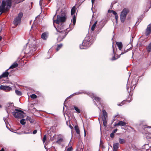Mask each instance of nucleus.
Returning <instances> with one entry per match:
<instances>
[{"label":"nucleus","instance_id":"f257e3e1","mask_svg":"<svg viewBox=\"0 0 151 151\" xmlns=\"http://www.w3.org/2000/svg\"><path fill=\"white\" fill-rule=\"evenodd\" d=\"M96 39V37L95 35H92L91 36L89 35H87L83 40L82 44L80 45V49H86Z\"/></svg>","mask_w":151,"mask_h":151},{"label":"nucleus","instance_id":"f03ea898","mask_svg":"<svg viewBox=\"0 0 151 151\" xmlns=\"http://www.w3.org/2000/svg\"><path fill=\"white\" fill-rule=\"evenodd\" d=\"M12 6V0H4L2 1L0 6V15L9 10Z\"/></svg>","mask_w":151,"mask_h":151},{"label":"nucleus","instance_id":"7ed1b4c3","mask_svg":"<svg viewBox=\"0 0 151 151\" xmlns=\"http://www.w3.org/2000/svg\"><path fill=\"white\" fill-rule=\"evenodd\" d=\"M15 111L12 112V114L16 118H22L24 116V112L20 110L15 109Z\"/></svg>","mask_w":151,"mask_h":151},{"label":"nucleus","instance_id":"20e7f679","mask_svg":"<svg viewBox=\"0 0 151 151\" xmlns=\"http://www.w3.org/2000/svg\"><path fill=\"white\" fill-rule=\"evenodd\" d=\"M58 25L57 27H55L57 31L59 32V33H68V32L67 31L66 29H67L65 28V26L64 24L61 23L60 24H58Z\"/></svg>","mask_w":151,"mask_h":151},{"label":"nucleus","instance_id":"39448f33","mask_svg":"<svg viewBox=\"0 0 151 151\" xmlns=\"http://www.w3.org/2000/svg\"><path fill=\"white\" fill-rule=\"evenodd\" d=\"M129 10L128 9L124 8L121 12L120 15V20L122 22H124L126 17L127 14L129 13Z\"/></svg>","mask_w":151,"mask_h":151},{"label":"nucleus","instance_id":"423d86ee","mask_svg":"<svg viewBox=\"0 0 151 151\" xmlns=\"http://www.w3.org/2000/svg\"><path fill=\"white\" fill-rule=\"evenodd\" d=\"M66 18L64 16H60L59 15H58L57 16V19L53 20V22L57 24H59L60 22L61 23L65 22Z\"/></svg>","mask_w":151,"mask_h":151},{"label":"nucleus","instance_id":"0eeeda50","mask_svg":"<svg viewBox=\"0 0 151 151\" xmlns=\"http://www.w3.org/2000/svg\"><path fill=\"white\" fill-rule=\"evenodd\" d=\"M76 133L77 134V135L76 134V137L77 136V138L78 139L79 143V145L78 146V148L81 149L82 148V142L81 140V137L80 134L79 129L77 125H76Z\"/></svg>","mask_w":151,"mask_h":151},{"label":"nucleus","instance_id":"6e6552de","mask_svg":"<svg viewBox=\"0 0 151 151\" xmlns=\"http://www.w3.org/2000/svg\"><path fill=\"white\" fill-rule=\"evenodd\" d=\"M22 16V13H19L18 14V16L14 19L13 24L16 26H17L20 23Z\"/></svg>","mask_w":151,"mask_h":151},{"label":"nucleus","instance_id":"1a4fd4ad","mask_svg":"<svg viewBox=\"0 0 151 151\" xmlns=\"http://www.w3.org/2000/svg\"><path fill=\"white\" fill-rule=\"evenodd\" d=\"M13 103H8L6 105V110L8 114L10 113L11 112V110H13L12 109L13 108V107L12 105Z\"/></svg>","mask_w":151,"mask_h":151},{"label":"nucleus","instance_id":"9d476101","mask_svg":"<svg viewBox=\"0 0 151 151\" xmlns=\"http://www.w3.org/2000/svg\"><path fill=\"white\" fill-rule=\"evenodd\" d=\"M68 33H59V36L57 38V40L58 42L62 41L63 39L65 38L67 35Z\"/></svg>","mask_w":151,"mask_h":151},{"label":"nucleus","instance_id":"9b49d317","mask_svg":"<svg viewBox=\"0 0 151 151\" xmlns=\"http://www.w3.org/2000/svg\"><path fill=\"white\" fill-rule=\"evenodd\" d=\"M151 33V24L148 25L146 29L145 34L147 36L149 35Z\"/></svg>","mask_w":151,"mask_h":151},{"label":"nucleus","instance_id":"f8f14e48","mask_svg":"<svg viewBox=\"0 0 151 151\" xmlns=\"http://www.w3.org/2000/svg\"><path fill=\"white\" fill-rule=\"evenodd\" d=\"M90 96L92 99H94L96 101L98 102L100 101L101 99L99 97L96 96L93 93L91 94V95H90Z\"/></svg>","mask_w":151,"mask_h":151},{"label":"nucleus","instance_id":"ddd939ff","mask_svg":"<svg viewBox=\"0 0 151 151\" xmlns=\"http://www.w3.org/2000/svg\"><path fill=\"white\" fill-rule=\"evenodd\" d=\"M119 144L118 143H114L113 145V151H117L119 147Z\"/></svg>","mask_w":151,"mask_h":151},{"label":"nucleus","instance_id":"4468645a","mask_svg":"<svg viewBox=\"0 0 151 151\" xmlns=\"http://www.w3.org/2000/svg\"><path fill=\"white\" fill-rule=\"evenodd\" d=\"M8 70H7L5 72H4L0 76V79H1L2 78H5L7 77L8 76L9 74V73L7 71Z\"/></svg>","mask_w":151,"mask_h":151},{"label":"nucleus","instance_id":"2eb2a0df","mask_svg":"<svg viewBox=\"0 0 151 151\" xmlns=\"http://www.w3.org/2000/svg\"><path fill=\"white\" fill-rule=\"evenodd\" d=\"M126 123L122 121H120L118 123L116 124H115V126H123L126 125Z\"/></svg>","mask_w":151,"mask_h":151},{"label":"nucleus","instance_id":"dca6fc26","mask_svg":"<svg viewBox=\"0 0 151 151\" xmlns=\"http://www.w3.org/2000/svg\"><path fill=\"white\" fill-rule=\"evenodd\" d=\"M31 49L29 50V51H28L27 50H26V51H25V52L26 53H31V51H32V52L33 51H35L36 50V48L33 47H31Z\"/></svg>","mask_w":151,"mask_h":151},{"label":"nucleus","instance_id":"f3484780","mask_svg":"<svg viewBox=\"0 0 151 151\" xmlns=\"http://www.w3.org/2000/svg\"><path fill=\"white\" fill-rule=\"evenodd\" d=\"M111 12L113 13V14L115 15V19L116 21V23L117 22L118 19V16L116 12L113 10L111 11Z\"/></svg>","mask_w":151,"mask_h":151},{"label":"nucleus","instance_id":"a211bd4d","mask_svg":"<svg viewBox=\"0 0 151 151\" xmlns=\"http://www.w3.org/2000/svg\"><path fill=\"white\" fill-rule=\"evenodd\" d=\"M116 44L118 47L119 49L120 50H121L122 47V43L120 42H116Z\"/></svg>","mask_w":151,"mask_h":151},{"label":"nucleus","instance_id":"6ab92c4d","mask_svg":"<svg viewBox=\"0 0 151 151\" xmlns=\"http://www.w3.org/2000/svg\"><path fill=\"white\" fill-rule=\"evenodd\" d=\"M76 23V16L74 15L73 16V17L72 20H71V24L70 26L71 25H73L74 26H75V24Z\"/></svg>","mask_w":151,"mask_h":151},{"label":"nucleus","instance_id":"aec40b11","mask_svg":"<svg viewBox=\"0 0 151 151\" xmlns=\"http://www.w3.org/2000/svg\"><path fill=\"white\" fill-rule=\"evenodd\" d=\"M18 64L16 62L14 63L9 68L10 69H13L17 67Z\"/></svg>","mask_w":151,"mask_h":151},{"label":"nucleus","instance_id":"412c9836","mask_svg":"<svg viewBox=\"0 0 151 151\" xmlns=\"http://www.w3.org/2000/svg\"><path fill=\"white\" fill-rule=\"evenodd\" d=\"M76 12V6H74L71 9V15L74 14Z\"/></svg>","mask_w":151,"mask_h":151},{"label":"nucleus","instance_id":"4be33fe9","mask_svg":"<svg viewBox=\"0 0 151 151\" xmlns=\"http://www.w3.org/2000/svg\"><path fill=\"white\" fill-rule=\"evenodd\" d=\"M41 37L43 40H46L47 38V35L46 33L45 32L43 33L41 35Z\"/></svg>","mask_w":151,"mask_h":151},{"label":"nucleus","instance_id":"5701e85b","mask_svg":"<svg viewBox=\"0 0 151 151\" xmlns=\"http://www.w3.org/2000/svg\"><path fill=\"white\" fill-rule=\"evenodd\" d=\"M97 23V21H96L95 22V23H94V24L92 26L91 28V30L92 31H94V30L95 28V27H96V25Z\"/></svg>","mask_w":151,"mask_h":151},{"label":"nucleus","instance_id":"b1692460","mask_svg":"<svg viewBox=\"0 0 151 151\" xmlns=\"http://www.w3.org/2000/svg\"><path fill=\"white\" fill-rule=\"evenodd\" d=\"M63 139L62 138H59L58 139L56 142L58 144H61L63 142Z\"/></svg>","mask_w":151,"mask_h":151},{"label":"nucleus","instance_id":"393cba45","mask_svg":"<svg viewBox=\"0 0 151 151\" xmlns=\"http://www.w3.org/2000/svg\"><path fill=\"white\" fill-rule=\"evenodd\" d=\"M103 117L102 118H105V119H106L107 116V114L105 110H103Z\"/></svg>","mask_w":151,"mask_h":151},{"label":"nucleus","instance_id":"a878e982","mask_svg":"<svg viewBox=\"0 0 151 151\" xmlns=\"http://www.w3.org/2000/svg\"><path fill=\"white\" fill-rule=\"evenodd\" d=\"M63 45L62 44H60L58 45L57 46V48L56 49V51H58L59 50L62 48Z\"/></svg>","mask_w":151,"mask_h":151},{"label":"nucleus","instance_id":"bb28decb","mask_svg":"<svg viewBox=\"0 0 151 151\" xmlns=\"http://www.w3.org/2000/svg\"><path fill=\"white\" fill-rule=\"evenodd\" d=\"M26 120L29 121L31 123H33L34 122V120L30 117L27 116Z\"/></svg>","mask_w":151,"mask_h":151},{"label":"nucleus","instance_id":"cd10ccee","mask_svg":"<svg viewBox=\"0 0 151 151\" xmlns=\"http://www.w3.org/2000/svg\"><path fill=\"white\" fill-rule=\"evenodd\" d=\"M147 50L148 52H151V42L147 48Z\"/></svg>","mask_w":151,"mask_h":151},{"label":"nucleus","instance_id":"c85d7f7f","mask_svg":"<svg viewBox=\"0 0 151 151\" xmlns=\"http://www.w3.org/2000/svg\"><path fill=\"white\" fill-rule=\"evenodd\" d=\"M119 142L120 144H123L125 143V140L124 139L119 138Z\"/></svg>","mask_w":151,"mask_h":151},{"label":"nucleus","instance_id":"c756f323","mask_svg":"<svg viewBox=\"0 0 151 151\" xmlns=\"http://www.w3.org/2000/svg\"><path fill=\"white\" fill-rule=\"evenodd\" d=\"M16 93L18 96H21L22 95V92L17 89L15 91Z\"/></svg>","mask_w":151,"mask_h":151},{"label":"nucleus","instance_id":"7c9ffc66","mask_svg":"<svg viewBox=\"0 0 151 151\" xmlns=\"http://www.w3.org/2000/svg\"><path fill=\"white\" fill-rule=\"evenodd\" d=\"M102 119L104 126H106L107 124L106 119H105V118H102Z\"/></svg>","mask_w":151,"mask_h":151},{"label":"nucleus","instance_id":"2f4dec72","mask_svg":"<svg viewBox=\"0 0 151 151\" xmlns=\"http://www.w3.org/2000/svg\"><path fill=\"white\" fill-rule=\"evenodd\" d=\"M6 86H5L3 85H1L0 86V89L5 91L6 88Z\"/></svg>","mask_w":151,"mask_h":151},{"label":"nucleus","instance_id":"473e14b6","mask_svg":"<svg viewBox=\"0 0 151 151\" xmlns=\"http://www.w3.org/2000/svg\"><path fill=\"white\" fill-rule=\"evenodd\" d=\"M11 90H12V88L9 87V86H6L5 91H9Z\"/></svg>","mask_w":151,"mask_h":151},{"label":"nucleus","instance_id":"72a5a7b5","mask_svg":"<svg viewBox=\"0 0 151 151\" xmlns=\"http://www.w3.org/2000/svg\"><path fill=\"white\" fill-rule=\"evenodd\" d=\"M25 0H14L15 3L17 4L19 3L22 2Z\"/></svg>","mask_w":151,"mask_h":151},{"label":"nucleus","instance_id":"f704fd0d","mask_svg":"<svg viewBox=\"0 0 151 151\" xmlns=\"http://www.w3.org/2000/svg\"><path fill=\"white\" fill-rule=\"evenodd\" d=\"M73 150V148L72 147H70L66 149L65 151H72Z\"/></svg>","mask_w":151,"mask_h":151},{"label":"nucleus","instance_id":"c9c22d12","mask_svg":"<svg viewBox=\"0 0 151 151\" xmlns=\"http://www.w3.org/2000/svg\"><path fill=\"white\" fill-rule=\"evenodd\" d=\"M25 119H22L20 121V123L22 125H24L26 124L25 122H24Z\"/></svg>","mask_w":151,"mask_h":151},{"label":"nucleus","instance_id":"e433bc0d","mask_svg":"<svg viewBox=\"0 0 151 151\" xmlns=\"http://www.w3.org/2000/svg\"><path fill=\"white\" fill-rule=\"evenodd\" d=\"M30 97L32 99H36L37 98V96L35 94H32L31 96Z\"/></svg>","mask_w":151,"mask_h":151},{"label":"nucleus","instance_id":"4c0bfd02","mask_svg":"<svg viewBox=\"0 0 151 151\" xmlns=\"http://www.w3.org/2000/svg\"><path fill=\"white\" fill-rule=\"evenodd\" d=\"M46 139V136L45 134L44 135L43 138L42 139V140L43 143H44L45 142Z\"/></svg>","mask_w":151,"mask_h":151},{"label":"nucleus","instance_id":"58836bf2","mask_svg":"<svg viewBox=\"0 0 151 151\" xmlns=\"http://www.w3.org/2000/svg\"><path fill=\"white\" fill-rule=\"evenodd\" d=\"M126 102V101L125 100L123 101L120 104H118L117 105L119 106H122L124 104V103L125 102Z\"/></svg>","mask_w":151,"mask_h":151},{"label":"nucleus","instance_id":"ea45409f","mask_svg":"<svg viewBox=\"0 0 151 151\" xmlns=\"http://www.w3.org/2000/svg\"><path fill=\"white\" fill-rule=\"evenodd\" d=\"M76 112L78 113H81L82 112V111L80 110L77 107H76Z\"/></svg>","mask_w":151,"mask_h":151},{"label":"nucleus","instance_id":"a19ab883","mask_svg":"<svg viewBox=\"0 0 151 151\" xmlns=\"http://www.w3.org/2000/svg\"><path fill=\"white\" fill-rule=\"evenodd\" d=\"M101 29V28H97V29H96V33H99L100 32Z\"/></svg>","mask_w":151,"mask_h":151},{"label":"nucleus","instance_id":"79ce46f5","mask_svg":"<svg viewBox=\"0 0 151 151\" xmlns=\"http://www.w3.org/2000/svg\"><path fill=\"white\" fill-rule=\"evenodd\" d=\"M148 5L149 6V9L151 7V0H150L148 2Z\"/></svg>","mask_w":151,"mask_h":151},{"label":"nucleus","instance_id":"37998d69","mask_svg":"<svg viewBox=\"0 0 151 151\" xmlns=\"http://www.w3.org/2000/svg\"><path fill=\"white\" fill-rule=\"evenodd\" d=\"M114 134L113 132H112L110 135L111 137L112 138H113L114 137Z\"/></svg>","mask_w":151,"mask_h":151},{"label":"nucleus","instance_id":"c03bdc74","mask_svg":"<svg viewBox=\"0 0 151 151\" xmlns=\"http://www.w3.org/2000/svg\"><path fill=\"white\" fill-rule=\"evenodd\" d=\"M117 130V129H115L112 132L114 134L116 132Z\"/></svg>","mask_w":151,"mask_h":151},{"label":"nucleus","instance_id":"a18cd8bd","mask_svg":"<svg viewBox=\"0 0 151 151\" xmlns=\"http://www.w3.org/2000/svg\"><path fill=\"white\" fill-rule=\"evenodd\" d=\"M37 130H35L33 131V133L34 134H35L36 133H37Z\"/></svg>","mask_w":151,"mask_h":151},{"label":"nucleus","instance_id":"49530a36","mask_svg":"<svg viewBox=\"0 0 151 151\" xmlns=\"http://www.w3.org/2000/svg\"><path fill=\"white\" fill-rule=\"evenodd\" d=\"M117 59V58H115V57H114H114H113L112 58V59H111V60H116V59Z\"/></svg>","mask_w":151,"mask_h":151},{"label":"nucleus","instance_id":"de8ad7c7","mask_svg":"<svg viewBox=\"0 0 151 151\" xmlns=\"http://www.w3.org/2000/svg\"><path fill=\"white\" fill-rule=\"evenodd\" d=\"M42 0H40V5L41 6L42 5Z\"/></svg>","mask_w":151,"mask_h":151},{"label":"nucleus","instance_id":"09e8293b","mask_svg":"<svg viewBox=\"0 0 151 151\" xmlns=\"http://www.w3.org/2000/svg\"><path fill=\"white\" fill-rule=\"evenodd\" d=\"M95 1V0H91V2L92 6H93V3H94Z\"/></svg>","mask_w":151,"mask_h":151},{"label":"nucleus","instance_id":"8fccbe9b","mask_svg":"<svg viewBox=\"0 0 151 151\" xmlns=\"http://www.w3.org/2000/svg\"><path fill=\"white\" fill-rule=\"evenodd\" d=\"M84 136L85 137L86 135V131L84 129Z\"/></svg>","mask_w":151,"mask_h":151},{"label":"nucleus","instance_id":"3c124183","mask_svg":"<svg viewBox=\"0 0 151 151\" xmlns=\"http://www.w3.org/2000/svg\"><path fill=\"white\" fill-rule=\"evenodd\" d=\"M81 93H80V92H76V95L79 94Z\"/></svg>","mask_w":151,"mask_h":151},{"label":"nucleus","instance_id":"603ef678","mask_svg":"<svg viewBox=\"0 0 151 151\" xmlns=\"http://www.w3.org/2000/svg\"><path fill=\"white\" fill-rule=\"evenodd\" d=\"M0 151H4V149L3 148H2Z\"/></svg>","mask_w":151,"mask_h":151},{"label":"nucleus","instance_id":"864d4df0","mask_svg":"<svg viewBox=\"0 0 151 151\" xmlns=\"http://www.w3.org/2000/svg\"><path fill=\"white\" fill-rule=\"evenodd\" d=\"M111 10H108V12L109 13V12H111Z\"/></svg>","mask_w":151,"mask_h":151},{"label":"nucleus","instance_id":"5fc2aeb1","mask_svg":"<svg viewBox=\"0 0 151 151\" xmlns=\"http://www.w3.org/2000/svg\"><path fill=\"white\" fill-rule=\"evenodd\" d=\"M2 39V37L0 36V41H1V39Z\"/></svg>","mask_w":151,"mask_h":151},{"label":"nucleus","instance_id":"6e6d98bb","mask_svg":"<svg viewBox=\"0 0 151 151\" xmlns=\"http://www.w3.org/2000/svg\"><path fill=\"white\" fill-rule=\"evenodd\" d=\"M147 127L148 128H151V126H148Z\"/></svg>","mask_w":151,"mask_h":151},{"label":"nucleus","instance_id":"4d7b16f0","mask_svg":"<svg viewBox=\"0 0 151 151\" xmlns=\"http://www.w3.org/2000/svg\"><path fill=\"white\" fill-rule=\"evenodd\" d=\"M70 127L71 129L73 128V127L72 126H70Z\"/></svg>","mask_w":151,"mask_h":151},{"label":"nucleus","instance_id":"13d9d810","mask_svg":"<svg viewBox=\"0 0 151 151\" xmlns=\"http://www.w3.org/2000/svg\"><path fill=\"white\" fill-rule=\"evenodd\" d=\"M127 101H128V102H130L131 101V100H128Z\"/></svg>","mask_w":151,"mask_h":151},{"label":"nucleus","instance_id":"bf43d9fd","mask_svg":"<svg viewBox=\"0 0 151 151\" xmlns=\"http://www.w3.org/2000/svg\"><path fill=\"white\" fill-rule=\"evenodd\" d=\"M74 108L76 110V106H74Z\"/></svg>","mask_w":151,"mask_h":151},{"label":"nucleus","instance_id":"052dcab7","mask_svg":"<svg viewBox=\"0 0 151 151\" xmlns=\"http://www.w3.org/2000/svg\"><path fill=\"white\" fill-rule=\"evenodd\" d=\"M2 107V106L0 104V108H1Z\"/></svg>","mask_w":151,"mask_h":151},{"label":"nucleus","instance_id":"680f3d73","mask_svg":"<svg viewBox=\"0 0 151 151\" xmlns=\"http://www.w3.org/2000/svg\"><path fill=\"white\" fill-rule=\"evenodd\" d=\"M74 128L76 130V126H74Z\"/></svg>","mask_w":151,"mask_h":151},{"label":"nucleus","instance_id":"e2e57ef3","mask_svg":"<svg viewBox=\"0 0 151 151\" xmlns=\"http://www.w3.org/2000/svg\"><path fill=\"white\" fill-rule=\"evenodd\" d=\"M95 104L97 106V105L95 103Z\"/></svg>","mask_w":151,"mask_h":151},{"label":"nucleus","instance_id":"0e129e2a","mask_svg":"<svg viewBox=\"0 0 151 151\" xmlns=\"http://www.w3.org/2000/svg\"><path fill=\"white\" fill-rule=\"evenodd\" d=\"M133 37H132V40H133Z\"/></svg>","mask_w":151,"mask_h":151},{"label":"nucleus","instance_id":"69168bd1","mask_svg":"<svg viewBox=\"0 0 151 151\" xmlns=\"http://www.w3.org/2000/svg\"><path fill=\"white\" fill-rule=\"evenodd\" d=\"M124 53H123L122 52V53L121 54H123Z\"/></svg>","mask_w":151,"mask_h":151},{"label":"nucleus","instance_id":"338daca9","mask_svg":"<svg viewBox=\"0 0 151 151\" xmlns=\"http://www.w3.org/2000/svg\"><path fill=\"white\" fill-rule=\"evenodd\" d=\"M91 33H92H92H93V32H91Z\"/></svg>","mask_w":151,"mask_h":151},{"label":"nucleus","instance_id":"774afa93","mask_svg":"<svg viewBox=\"0 0 151 151\" xmlns=\"http://www.w3.org/2000/svg\"><path fill=\"white\" fill-rule=\"evenodd\" d=\"M127 51H126V52H127Z\"/></svg>","mask_w":151,"mask_h":151}]
</instances>
